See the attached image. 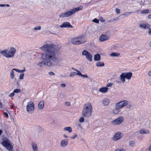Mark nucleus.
<instances>
[{"label": "nucleus", "instance_id": "f257e3e1", "mask_svg": "<svg viewBox=\"0 0 151 151\" xmlns=\"http://www.w3.org/2000/svg\"><path fill=\"white\" fill-rule=\"evenodd\" d=\"M56 45L53 44H46L41 47L42 49L46 51L43 56L44 62L39 63L37 65L41 67L43 65L50 67L52 66V61L56 59L55 53V52Z\"/></svg>", "mask_w": 151, "mask_h": 151}, {"label": "nucleus", "instance_id": "f03ea898", "mask_svg": "<svg viewBox=\"0 0 151 151\" xmlns=\"http://www.w3.org/2000/svg\"><path fill=\"white\" fill-rule=\"evenodd\" d=\"M92 107L90 103H86L83 105L82 114L84 116L89 117L92 114Z\"/></svg>", "mask_w": 151, "mask_h": 151}, {"label": "nucleus", "instance_id": "7ed1b4c3", "mask_svg": "<svg viewBox=\"0 0 151 151\" xmlns=\"http://www.w3.org/2000/svg\"><path fill=\"white\" fill-rule=\"evenodd\" d=\"M85 37L84 35H82L77 37L71 38L70 40L72 44L75 45L83 44L86 42V40L85 38Z\"/></svg>", "mask_w": 151, "mask_h": 151}, {"label": "nucleus", "instance_id": "20e7f679", "mask_svg": "<svg viewBox=\"0 0 151 151\" xmlns=\"http://www.w3.org/2000/svg\"><path fill=\"white\" fill-rule=\"evenodd\" d=\"M83 8V6H81L79 7L71 9L70 10L67 11L61 14L60 15V17L61 18H64L70 17L74 14L76 12L82 10Z\"/></svg>", "mask_w": 151, "mask_h": 151}, {"label": "nucleus", "instance_id": "39448f33", "mask_svg": "<svg viewBox=\"0 0 151 151\" xmlns=\"http://www.w3.org/2000/svg\"><path fill=\"white\" fill-rule=\"evenodd\" d=\"M16 51V49L13 47L10 48L9 51L5 50L1 52V53L6 58H12L14 56V55Z\"/></svg>", "mask_w": 151, "mask_h": 151}, {"label": "nucleus", "instance_id": "423d86ee", "mask_svg": "<svg viewBox=\"0 0 151 151\" xmlns=\"http://www.w3.org/2000/svg\"><path fill=\"white\" fill-rule=\"evenodd\" d=\"M128 104V101L127 100L121 101L116 103L115 108L113 110V113L115 114H118L120 111V109L127 105Z\"/></svg>", "mask_w": 151, "mask_h": 151}, {"label": "nucleus", "instance_id": "0eeeda50", "mask_svg": "<svg viewBox=\"0 0 151 151\" xmlns=\"http://www.w3.org/2000/svg\"><path fill=\"white\" fill-rule=\"evenodd\" d=\"M132 75V73L131 72L122 73L120 76V79L122 82H124L125 78L129 80L131 79Z\"/></svg>", "mask_w": 151, "mask_h": 151}, {"label": "nucleus", "instance_id": "6e6552de", "mask_svg": "<svg viewBox=\"0 0 151 151\" xmlns=\"http://www.w3.org/2000/svg\"><path fill=\"white\" fill-rule=\"evenodd\" d=\"M34 104L32 101H30L27 103L26 107V109L27 111L29 113L30 112L34 111Z\"/></svg>", "mask_w": 151, "mask_h": 151}, {"label": "nucleus", "instance_id": "1a4fd4ad", "mask_svg": "<svg viewBox=\"0 0 151 151\" xmlns=\"http://www.w3.org/2000/svg\"><path fill=\"white\" fill-rule=\"evenodd\" d=\"M2 144L7 150H12L13 148V147L9 142L8 139L3 140L2 142Z\"/></svg>", "mask_w": 151, "mask_h": 151}, {"label": "nucleus", "instance_id": "9d476101", "mask_svg": "<svg viewBox=\"0 0 151 151\" xmlns=\"http://www.w3.org/2000/svg\"><path fill=\"white\" fill-rule=\"evenodd\" d=\"M82 55L85 56L87 59L89 61L92 60V55L87 50H84L82 52Z\"/></svg>", "mask_w": 151, "mask_h": 151}, {"label": "nucleus", "instance_id": "9b49d317", "mask_svg": "<svg viewBox=\"0 0 151 151\" xmlns=\"http://www.w3.org/2000/svg\"><path fill=\"white\" fill-rule=\"evenodd\" d=\"M123 120V118L122 116H120L112 121V123L115 125H118L121 124Z\"/></svg>", "mask_w": 151, "mask_h": 151}, {"label": "nucleus", "instance_id": "f8f14e48", "mask_svg": "<svg viewBox=\"0 0 151 151\" xmlns=\"http://www.w3.org/2000/svg\"><path fill=\"white\" fill-rule=\"evenodd\" d=\"M61 28H73V26L68 22H64L60 26Z\"/></svg>", "mask_w": 151, "mask_h": 151}, {"label": "nucleus", "instance_id": "ddd939ff", "mask_svg": "<svg viewBox=\"0 0 151 151\" xmlns=\"http://www.w3.org/2000/svg\"><path fill=\"white\" fill-rule=\"evenodd\" d=\"M139 26L141 28L144 29H148L150 28V25L147 23L139 24Z\"/></svg>", "mask_w": 151, "mask_h": 151}, {"label": "nucleus", "instance_id": "4468645a", "mask_svg": "<svg viewBox=\"0 0 151 151\" xmlns=\"http://www.w3.org/2000/svg\"><path fill=\"white\" fill-rule=\"evenodd\" d=\"M109 39L108 36L105 35H102L99 37V40L100 42H102Z\"/></svg>", "mask_w": 151, "mask_h": 151}, {"label": "nucleus", "instance_id": "2eb2a0df", "mask_svg": "<svg viewBox=\"0 0 151 151\" xmlns=\"http://www.w3.org/2000/svg\"><path fill=\"white\" fill-rule=\"evenodd\" d=\"M121 138V133L120 132H117L114 135L113 139L114 140H116L120 139Z\"/></svg>", "mask_w": 151, "mask_h": 151}, {"label": "nucleus", "instance_id": "dca6fc26", "mask_svg": "<svg viewBox=\"0 0 151 151\" xmlns=\"http://www.w3.org/2000/svg\"><path fill=\"white\" fill-rule=\"evenodd\" d=\"M108 90V88L107 87H104L101 88L99 89V91L102 93H105Z\"/></svg>", "mask_w": 151, "mask_h": 151}, {"label": "nucleus", "instance_id": "f3484780", "mask_svg": "<svg viewBox=\"0 0 151 151\" xmlns=\"http://www.w3.org/2000/svg\"><path fill=\"white\" fill-rule=\"evenodd\" d=\"M109 100L106 98H104L102 101L103 104L105 106H108L109 104Z\"/></svg>", "mask_w": 151, "mask_h": 151}, {"label": "nucleus", "instance_id": "a211bd4d", "mask_svg": "<svg viewBox=\"0 0 151 151\" xmlns=\"http://www.w3.org/2000/svg\"><path fill=\"white\" fill-rule=\"evenodd\" d=\"M44 103L43 101H41L38 104V107L40 109H42L44 107Z\"/></svg>", "mask_w": 151, "mask_h": 151}, {"label": "nucleus", "instance_id": "6ab92c4d", "mask_svg": "<svg viewBox=\"0 0 151 151\" xmlns=\"http://www.w3.org/2000/svg\"><path fill=\"white\" fill-rule=\"evenodd\" d=\"M100 59V55L99 54H97L94 55V59L95 61H98Z\"/></svg>", "mask_w": 151, "mask_h": 151}, {"label": "nucleus", "instance_id": "aec40b11", "mask_svg": "<svg viewBox=\"0 0 151 151\" xmlns=\"http://www.w3.org/2000/svg\"><path fill=\"white\" fill-rule=\"evenodd\" d=\"M68 144V142L67 140H63L61 142V145L62 147H65Z\"/></svg>", "mask_w": 151, "mask_h": 151}, {"label": "nucleus", "instance_id": "412c9836", "mask_svg": "<svg viewBox=\"0 0 151 151\" xmlns=\"http://www.w3.org/2000/svg\"><path fill=\"white\" fill-rule=\"evenodd\" d=\"M139 133L142 134H147L149 133V131L147 130H145L143 129H142L140 130Z\"/></svg>", "mask_w": 151, "mask_h": 151}, {"label": "nucleus", "instance_id": "4be33fe9", "mask_svg": "<svg viewBox=\"0 0 151 151\" xmlns=\"http://www.w3.org/2000/svg\"><path fill=\"white\" fill-rule=\"evenodd\" d=\"M96 65L97 67L103 66L104 65V64L102 62L99 61L96 63Z\"/></svg>", "mask_w": 151, "mask_h": 151}, {"label": "nucleus", "instance_id": "5701e85b", "mask_svg": "<svg viewBox=\"0 0 151 151\" xmlns=\"http://www.w3.org/2000/svg\"><path fill=\"white\" fill-rule=\"evenodd\" d=\"M32 146L34 151H37V145L35 143L33 142L32 143Z\"/></svg>", "mask_w": 151, "mask_h": 151}, {"label": "nucleus", "instance_id": "b1692460", "mask_svg": "<svg viewBox=\"0 0 151 151\" xmlns=\"http://www.w3.org/2000/svg\"><path fill=\"white\" fill-rule=\"evenodd\" d=\"M64 129L65 131H68L69 133H71L72 132V129L70 127H68L64 128Z\"/></svg>", "mask_w": 151, "mask_h": 151}, {"label": "nucleus", "instance_id": "393cba45", "mask_svg": "<svg viewBox=\"0 0 151 151\" xmlns=\"http://www.w3.org/2000/svg\"><path fill=\"white\" fill-rule=\"evenodd\" d=\"M13 70H14L16 71L17 72L19 73H23L25 71V69L22 70H20L16 68H14Z\"/></svg>", "mask_w": 151, "mask_h": 151}, {"label": "nucleus", "instance_id": "a878e982", "mask_svg": "<svg viewBox=\"0 0 151 151\" xmlns=\"http://www.w3.org/2000/svg\"><path fill=\"white\" fill-rule=\"evenodd\" d=\"M111 56H118L120 55V53L116 52H113L110 55Z\"/></svg>", "mask_w": 151, "mask_h": 151}, {"label": "nucleus", "instance_id": "bb28decb", "mask_svg": "<svg viewBox=\"0 0 151 151\" xmlns=\"http://www.w3.org/2000/svg\"><path fill=\"white\" fill-rule=\"evenodd\" d=\"M149 12V11L148 9H145V10L141 11L140 12V13L141 14H148Z\"/></svg>", "mask_w": 151, "mask_h": 151}, {"label": "nucleus", "instance_id": "cd10ccee", "mask_svg": "<svg viewBox=\"0 0 151 151\" xmlns=\"http://www.w3.org/2000/svg\"><path fill=\"white\" fill-rule=\"evenodd\" d=\"M14 70H13V69H12L11 70L10 73V77L12 79H13L14 78Z\"/></svg>", "mask_w": 151, "mask_h": 151}, {"label": "nucleus", "instance_id": "c85d7f7f", "mask_svg": "<svg viewBox=\"0 0 151 151\" xmlns=\"http://www.w3.org/2000/svg\"><path fill=\"white\" fill-rule=\"evenodd\" d=\"M135 142L133 141H130L129 142V145L131 147H133L135 145Z\"/></svg>", "mask_w": 151, "mask_h": 151}, {"label": "nucleus", "instance_id": "c756f323", "mask_svg": "<svg viewBox=\"0 0 151 151\" xmlns=\"http://www.w3.org/2000/svg\"><path fill=\"white\" fill-rule=\"evenodd\" d=\"M20 89L19 88H17L14 89L13 91L14 93H18L20 92Z\"/></svg>", "mask_w": 151, "mask_h": 151}, {"label": "nucleus", "instance_id": "7c9ffc66", "mask_svg": "<svg viewBox=\"0 0 151 151\" xmlns=\"http://www.w3.org/2000/svg\"><path fill=\"white\" fill-rule=\"evenodd\" d=\"M76 74H77L75 72H71L70 73V76H71V77H73V76H75L76 75Z\"/></svg>", "mask_w": 151, "mask_h": 151}, {"label": "nucleus", "instance_id": "2f4dec72", "mask_svg": "<svg viewBox=\"0 0 151 151\" xmlns=\"http://www.w3.org/2000/svg\"><path fill=\"white\" fill-rule=\"evenodd\" d=\"M75 70H76L77 72V73H76V75H80L81 76L82 74L77 69H75Z\"/></svg>", "mask_w": 151, "mask_h": 151}, {"label": "nucleus", "instance_id": "473e14b6", "mask_svg": "<svg viewBox=\"0 0 151 151\" xmlns=\"http://www.w3.org/2000/svg\"><path fill=\"white\" fill-rule=\"evenodd\" d=\"M133 12H126L124 14H123V15L126 16H128L131 14Z\"/></svg>", "mask_w": 151, "mask_h": 151}, {"label": "nucleus", "instance_id": "72a5a7b5", "mask_svg": "<svg viewBox=\"0 0 151 151\" xmlns=\"http://www.w3.org/2000/svg\"><path fill=\"white\" fill-rule=\"evenodd\" d=\"M84 119L83 117L80 118L79 119V122H84Z\"/></svg>", "mask_w": 151, "mask_h": 151}, {"label": "nucleus", "instance_id": "f704fd0d", "mask_svg": "<svg viewBox=\"0 0 151 151\" xmlns=\"http://www.w3.org/2000/svg\"><path fill=\"white\" fill-rule=\"evenodd\" d=\"M93 22H95L96 23H99V20L96 18L94 19L93 20Z\"/></svg>", "mask_w": 151, "mask_h": 151}, {"label": "nucleus", "instance_id": "c9c22d12", "mask_svg": "<svg viewBox=\"0 0 151 151\" xmlns=\"http://www.w3.org/2000/svg\"><path fill=\"white\" fill-rule=\"evenodd\" d=\"M24 76V73H22L20 74L19 76V79H23Z\"/></svg>", "mask_w": 151, "mask_h": 151}, {"label": "nucleus", "instance_id": "e433bc0d", "mask_svg": "<svg viewBox=\"0 0 151 151\" xmlns=\"http://www.w3.org/2000/svg\"><path fill=\"white\" fill-rule=\"evenodd\" d=\"M4 117L6 118H7L9 116L8 114L6 112H4Z\"/></svg>", "mask_w": 151, "mask_h": 151}, {"label": "nucleus", "instance_id": "4c0bfd02", "mask_svg": "<svg viewBox=\"0 0 151 151\" xmlns=\"http://www.w3.org/2000/svg\"><path fill=\"white\" fill-rule=\"evenodd\" d=\"M41 29V27L40 26H37L36 27H35L34 28V29L37 30H40Z\"/></svg>", "mask_w": 151, "mask_h": 151}, {"label": "nucleus", "instance_id": "58836bf2", "mask_svg": "<svg viewBox=\"0 0 151 151\" xmlns=\"http://www.w3.org/2000/svg\"><path fill=\"white\" fill-rule=\"evenodd\" d=\"M116 12L118 14H119L120 13V9L118 8H116Z\"/></svg>", "mask_w": 151, "mask_h": 151}, {"label": "nucleus", "instance_id": "ea45409f", "mask_svg": "<svg viewBox=\"0 0 151 151\" xmlns=\"http://www.w3.org/2000/svg\"><path fill=\"white\" fill-rule=\"evenodd\" d=\"M77 135L76 134H74L72 137H70L72 139H74L77 137Z\"/></svg>", "mask_w": 151, "mask_h": 151}, {"label": "nucleus", "instance_id": "a19ab883", "mask_svg": "<svg viewBox=\"0 0 151 151\" xmlns=\"http://www.w3.org/2000/svg\"><path fill=\"white\" fill-rule=\"evenodd\" d=\"M14 95V93L12 92L11 93H10L9 95V97H13Z\"/></svg>", "mask_w": 151, "mask_h": 151}, {"label": "nucleus", "instance_id": "79ce46f5", "mask_svg": "<svg viewBox=\"0 0 151 151\" xmlns=\"http://www.w3.org/2000/svg\"><path fill=\"white\" fill-rule=\"evenodd\" d=\"M65 105L67 106H69L70 105V102H66Z\"/></svg>", "mask_w": 151, "mask_h": 151}, {"label": "nucleus", "instance_id": "37998d69", "mask_svg": "<svg viewBox=\"0 0 151 151\" xmlns=\"http://www.w3.org/2000/svg\"><path fill=\"white\" fill-rule=\"evenodd\" d=\"M112 83H108L107 84L106 86L107 87H110V86H112Z\"/></svg>", "mask_w": 151, "mask_h": 151}, {"label": "nucleus", "instance_id": "c03bdc74", "mask_svg": "<svg viewBox=\"0 0 151 151\" xmlns=\"http://www.w3.org/2000/svg\"><path fill=\"white\" fill-rule=\"evenodd\" d=\"M49 74L50 76H53L54 75V73L52 72H49Z\"/></svg>", "mask_w": 151, "mask_h": 151}, {"label": "nucleus", "instance_id": "a18cd8bd", "mask_svg": "<svg viewBox=\"0 0 151 151\" xmlns=\"http://www.w3.org/2000/svg\"><path fill=\"white\" fill-rule=\"evenodd\" d=\"M81 77H85V78H88V76L87 74H85V75H83L82 74V75L81 76Z\"/></svg>", "mask_w": 151, "mask_h": 151}, {"label": "nucleus", "instance_id": "49530a36", "mask_svg": "<svg viewBox=\"0 0 151 151\" xmlns=\"http://www.w3.org/2000/svg\"><path fill=\"white\" fill-rule=\"evenodd\" d=\"M149 30L148 31V33L149 35H151V29H149Z\"/></svg>", "mask_w": 151, "mask_h": 151}, {"label": "nucleus", "instance_id": "de8ad7c7", "mask_svg": "<svg viewBox=\"0 0 151 151\" xmlns=\"http://www.w3.org/2000/svg\"><path fill=\"white\" fill-rule=\"evenodd\" d=\"M60 86L62 87H64L66 85L65 84L63 83L60 84Z\"/></svg>", "mask_w": 151, "mask_h": 151}, {"label": "nucleus", "instance_id": "09e8293b", "mask_svg": "<svg viewBox=\"0 0 151 151\" xmlns=\"http://www.w3.org/2000/svg\"><path fill=\"white\" fill-rule=\"evenodd\" d=\"M148 74L149 76H151V70L148 73Z\"/></svg>", "mask_w": 151, "mask_h": 151}, {"label": "nucleus", "instance_id": "8fccbe9b", "mask_svg": "<svg viewBox=\"0 0 151 151\" xmlns=\"http://www.w3.org/2000/svg\"><path fill=\"white\" fill-rule=\"evenodd\" d=\"M3 107L2 103L0 102V108H1Z\"/></svg>", "mask_w": 151, "mask_h": 151}, {"label": "nucleus", "instance_id": "3c124183", "mask_svg": "<svg viewBox=\"0 0 151 151\" xmlns=\"http://www.w3.org/2000/svg\"><path fill=\"white\" fill-rule=\"evenodd\" d=\"M118 151H125V150L124 149H122L118 150Z\"/></svg>", "mask_w": 151, "mask_h": 151}, {"label": "nucleus", "instance_id": "603ef678", "mask_svg": "<svg viewBox=\"0 0 151 151\" xmlns=\"http://www.w3.org/2000/svg\"><path fill=\"white\" fill-rule=\"evenodd\" d=\"M148 17L150 19H151V14H149L148 15Z\"/></svg>", "mask_w": 151, "mask_h": 151}, {"label": "nucleus", "instance_id": "864d4df0", "mask_svg": "<svg viewBox=\"0 0 151 151\" xmlns=\"http://www.w3.org/2000/svg\"><path fill=\"white\" fill-rule=\"evenodd\" d=\"M6 6V5L5 4H0V6H1V7H3V6Z\"/></svg>", "mask_w": 151, "mask_h": 151}, {"label": "nucleus", "instance_id": "5fc2aeb1", "mask_svg": "<svg viewBox=\"0 0 151 151\" xmlns=\"http://www.w3.org/2000/svg\"><path fill=\"white\" fill-rule=\"evenodd\" d=\"M14 106L13 105H12L11 106V108L12 109H14Z\"/></svg>", "mask_w": 151, "mask_h": 151}, {"label": "nucleus", "instance_id": "6e6d98bb", "mask_svg": "<svg viewBox=\"0 0 151 151\" xmlns=\"http://www.w3.org/2000/svg\"><path fill=\"white\" fill-rule=\"evenodd\" d=\"M3 131L2 130H0V135L2 134V133Z\"/></svg>", "mask_w": 151, "mask_h": 151}, {"label": "nucleus", "instance_id": "4d7b16f0", "mask_svg": "<svg viewBox=\"0 0 151 151\" xmlns=\"http://www.w3.org/2000/svg\"><path fill=\"white\" fill-rule=\"evenodd\" d=\"M64 137H65V138H67L68 137L66 135H65V134H64Z\"/></svg>", "mask_w": 151, "mask_h": 151}, {"label": "nucleus", "instance_id": "13d9d810", "mask_svg": "<svg viewBox=\"0 0 151 151\" xmlns=\"http://www.w3.org/2000/svg\"><path fill=\"white\" fill-rule=\"evenodd\" d=\"M149 45L150 47H151V42H150L149 44Z\"/></svg>", "mask_w": 151, "mask_h": 151}, {"label": "nucleus", "instance_id": "bf43d9fd", "mask_svg": "<svg viewBox=\"0 0 151 151\" xmlns=\"http://www.w3.org/2000/svg\"><path fill=\"white\" fill-rule=\"evenodd\" d=\"M6 6L8 7H9L10 6L9 5V4H7Z\"/></svg>", "mask_w": 151, "mask_h": 151}, {"label": "nucleus", "instance_id": "052dcab7", "mask_svg": "<svg viewBox=\"0 0 151 151\" xmlns=\"http://www.w3.org/2000/svg\"><path fill=\"white\" fill-rule=\"evenodd\" d=\"M72 69L73 70H75V69H75L74 68H72Z\"/></svg>", "mask_w": 151, "mask_h": 151}, {"label": "nucleus", "instance_id": "680f3d73", "mask_svg": "<svg viewBox=\"0 0 151 151\" xmlns=\"http://www.w3.org/2000/svg\"><path fill=\"white\" fill-rule=\"evenodd\" d=\"M118 149H116V150H115L114 151H118Z\"/></svg>", "mask_w": 151, "mask_h": 151}]
</instances>
